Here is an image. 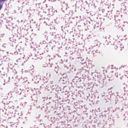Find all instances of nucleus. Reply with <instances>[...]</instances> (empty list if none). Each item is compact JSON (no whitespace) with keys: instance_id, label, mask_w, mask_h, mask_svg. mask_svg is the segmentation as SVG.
<instances>
[{"instance_id":"1","label":"nucleus","mask_w":128,"mask_h":128,"mask_svg":"<svg viewBox=\"0 0 128 128\" xmlns=\"http://www.w3.org/2000/svg\"><path fill=\"white\" fill-rule=\"evenodd\" d=\"M2 7V6L1 4H0V10L1 9Z\"/></svg>"},{"instance_id":"2","label":"nucleus","mask_w":128,"mask_h":128,"mask_svg":"<svg viewBox=\"0 0 128 128\" xmlns=\"http://www.w3.org/2000/svg\"><path fill=\"white\" fill-rule=\"evenodd\" d=\"M5 0H0V2H2L4 1Z\"/></svg>"}]
</instances>
